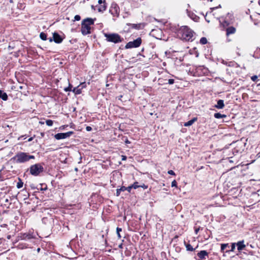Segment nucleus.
<instances>
[{"instance_id":"obj_34","label":"nucleus","mask_w":260,"mask_h":260,"mask_svg":"<svg viewBox=\"0 0 260 260\" xmlns=\"http://www.w3.org/2000/svg\"><path fill=\"white\" fill-rule=\"evenodd\" d=\"M11 204V203L10 202L9 199L7 198L5 199V205H10Z\"/></svg>"},{"instance_id":"obj_41","label":"nucleus","mask_w":260,"mask_h":260,"mask_svg":"<svg viewBox=\"0 0 260 260\" xmlns=\"http://www.w3.org/2000/svg\"><path fill=\"white\" fill-rule=\"evenodd\" d=\"M257 78V77L256 76H253L251 78V80L253 81H255Z\"/></svg>"},{"instance_id":"obj_37","label":"nucleus","mask_w":260,"mask_h":260,"mask_svg":"<svg viewBox=\"0 0 260 260\" xmlns=\"http://www.w3.org/2000/svg\"><path fill=\"white\" fill-rule=\"evenodd\" d=\"M174 83V80L173 79H170L168 80V83L169 84H173Z\"/></svg>"},{"instance_id":"obj_57","label":"nucleus","mask_w":260,"mask_h":260,"mask_svg":"<svg viewBox=\"0 0 260 260\" xmlns=\"http://www.w3.org/2000/svg\"><path fill=\"white\" fill-rule=\"evenodd\" d=\"M9 1H10V3H11L13 2V0H10Z\"/></svg>"},{"instance_id":"obj_19","label":"nucleus","mask_w":260,"mask_h":260,"mask_svg":"<svg viewBox=\"0 0 260 260\" xmlns=\"http://www.w3.org/2000/svg\"><path fill=\"white\" fill-rule=\"evenodd\" d=\"M215 118L217 119L222 118L226 117V115L224 114H221L220 113H215L214 115Z\"/></svg>"},{"instance_id":"obj_18","label":"nucleus","mask_w":260,"mask_h":260,"mask_svg":"<svg viewBox=\"0 0 260 260\" xmlns=\"http://www.w3.org/2000/svg\"><path fill=\"white\" fill-rule=\"evenodd\" d=\"M197 118L194 117L191 119L190 120H189L188 121L184 123V125L185 126H189L191 125L196 121H197Z\"/></svg>"},{"instance_id":"obj_26","label":"nucleus","mask_w":260,"mask_h":260,"mask_svg":"<svg viewBox=\"0 0 260 260\" xmlns=\"http://www.w3.org/2000/svg\"><path fill=\"white\" fill-rule=\"evenodd\" d=\"M200 42L201 44L205 45L207 43V40L205 37H202L200 39Z\"/></svg>"},{"instance_id":"obj_47","label":"nucleus","mask_w":260,"mask_h":260,"mask_svg":"<svg viewBox=\"0 0 260 260\" xmlns=\"http://www.w3.org/2000/svg\"><path fill=\"white\" fill-rule=\"evenodd\" d=\"M122 160H125L126 159V156L122 155Z\"/></svg>"},{"instance_id":"obj_24","label":"nucleus","mask_w":260,"mask_h":260,"mask_svg":"<svg viewBox=\"0 0 260 260\" xmlns=\"http://www.w3.org/2000/svg\"><path fill=\"white\" fill-rule=\"evenodd\" d=\"M40 38L43 41H46L47 39V35L43 32L40 33Z\"/></svg>"},{"instance_id":"obj_49","label":"nucleus","mask_w":260,"mask_h":260,"mask_svg":"<svg viewBox=\"0 0 260 260\" xmlns=\"http://www.w3.org/2000/svg\"><path fill=\"white\" fill-rule=\"evenodd\" d=\"M13 49V47H11L10 45H9V46H8V49H9V50H12V49Z\"/></svg>"},{"instance_id":"obj_2","label":"nucleus","mask_w":260,"mask_h":260,"mask_svg":"<svg viewBox=\"0 0 260 260\" xmlns=\"http://www.w3.org/2000/svg\"><path fill=\"white\" fill-rule=\"evenodd\" d=\"M35 158L34 155H29L25 152H19L12 159L16 160L17 163H24L29 161L30 159H35Z\"/></svg>"},{"instance_id":"obj_51","label":"nucleus","mask_w":260,"mask_h":260,"mask_svg":"<svg viewBox=\"0 0 260 260\" xmlns=\"http://www.w3.org/2000/svg\"><path fill=\"white\" fill-rule=\"evenodd\" d=\"M85 84V82H84V83H81V84H80V85H81V86H82V88H83V87L85 86H84Z\"/></svg>"},{"instance_id":"obj_40","label":"nucleus","mask_w":260,"mask_h":260,"mask_svg":"<svg viewBox=\"0 0 260 260\" xmlns=\"http://www.w3.org/2000/svg\"><path fill=\"white\" fill-rule=\"evenodd\" d=\"M86 130L87 131V132H90L92 130V128L91 127L89 126H87L86 127Z\"/></svg>"},{"instance_id":"obj_32","label":"nucleus","mask_w":260,"mask_h":260,"mask_svg":"<svg viewBox=\"0 0 260 260\" xmlns=\"http://www.w3.org/2000/svg\"><path fill=\"white\" fill-rule=\"evenodd\" d=\"M72 86L70 84H69V86L66 88H64V91L67 92V91H71L72 90Z\"/></svg>"},{"instance_id":"obj_42","label":"nucleus","mask_w":260,"mask_h":260,"mask_svg":"<svg viewBox=\"0 0 260 260\" xmlns=\"http://www.w3.org/2000/svg\"><path fill=\"white\" fill-rule=\"evenodd\" d=\"M139 187H142L144 189H146L148 187V186L147 185H145L144 184H143L142 185H140Z\"/></svg>"},{"instance_id":"obj_10","label":"nucleus","mask_w":260,"mask_h":260,"mask_svg":"<svg viewBox=\"0 0 260 260\" xmlns=\"http://www.w3.org/2000/svg\"><path fill=\"white\" fill-rule=\"evenodd\" d=\"M21 238L22 240H28L34 239L35 237L31 233H24L21 236Z\"/></svg>"},{"instance_id":"obj_15","label":"nucleus","mask_w":260,"mask_h":260,"mask_svg":"<svg viewBox=\"0 0 260 260\" xmlns=\"http://www.w3.org/2000/svg\"><path fill=\"white\" fill-rule=\"evenodd\" d=\"M129 26L132 27V28L135 29H143L144 27L145 24L142 23L139 24H128Z\"/></svg>"},{"instance_id":"obj_36","label":"nucleus","mask_w":260,"mask_h":260,"mask_svg":"<svg viewBox=\"0 0 260 260\" xmlns=\"http://www.w3.org/2000/svg\"><path fill=\"white\" fill-rule=\"evenodd\" d=\"M177 182L175 180H173L172 182V183H171V186L172 187H177Z\"/></svg>"},{"instance_id":"obj_29","label":"nucleus","mask_w":260,"mask_h":260,"mask_svg":"<svg viewBox=\"0 0 260 260\" xmlns=\"http://www.w3.org/2000/svg\"><path fill=\"white\" fill-rule=\"evenodd\" d=\"M186 248L188 251H193L194 250V249L190 244H186Z\"/></svg>"},{"instance_id":"obj_11","label":"nucleus","mask_w":260,"mask_h":260,"mask_svg":"<svg viewBox=\"0 0 260 260\" xmlns=\"http://www.w3.org/2000/svg\"><path fill=\"white\" fill-rule=\"evenodd\" d=\"M226 36L234 34L236 32V29L234 26H229L225 28Z\"/></svg>"},{"instance_id":"obj_8","label":"nucleus","mask_w":260,"mask_h":260,"mask_svg":"<svg viewBox=\"0 0 260 260\" xmlns=\"http://www.w3.org/2000/svg\"><path fill=\"white\" fill-rule=\"evenodd\" d=\"M109 11L114 17H118L119 14V8L117 5H112Z\"/></svg>"},{"instance_id":"obj_50","label":"nucleus","mask_w":260,"mask_h":260,"mask_svg":"<svg viewBox=\"0 0 260 260\" xmlns=\"http://www.w3.org/2000/svg\"><path fill=\"white\" fill-rule=\"evenodd\" d=\"M227 17H229L230 18L231 17H233V15L230 13H228Z\"/></svg>"},{"instance_id":"obj_45","label":"nucleus","mask_w":260,"mask_h":260,"mask_svg":"<svg viewBox=\"0 0 260 260\" xmlns=\"http://www.w3.org/2000/svg\"><path fill=\"white\" fill-rule=\"evenodd\" d=\"M218 8H221V6L220 5H219L218 7H214V8H211V10H215Z\"/></svg>"},{"instance_id":"obj_56","label":"nucleus","mask_w":260,"mask_h":260,"mask_svg":"<svg viewBox=\"0 0 260 260\" xmlns=\"http://www.w3.org/2000/svg\"><path fill=\"white\" fill-rule=\"evenodd\" d=\"M40 250H41V249H40V248H38L37 249V252H40Z\"/></svg>"},{"instance_id":"obj_33","label":"nucleus","mask_w":260,"mask_h":260,"mask_svg":"<svg viewBox=\"0 0 260 260\" xmlns=\"http://www.w3.org/2000/svg\"><path fill=\"white\" fill-rule=\"evenodd\" d=\"M139 186L138 185V182H135L133 185H132V186H133V188H134V189H137L138 188V187H139Z\"/></svg>"},{"instance_id":"obj_3","label":"nucleus","mask_w":260,"mask_h":260,"mask_svg":"<svg viewBox=\"0 0 260 260\" xmlns=\"http://www.w3.org/2000/svg\"><path fill=\"white\" fill-rule=\"evenodd\" d=\"M94 24V19L90 18L84 19L81 23V31L83 35H86L90 33V25Z\"/></svg>"},{"instance_id":"obj_21","label":"nucleus","mask_w":260,"mask_h":260,"mask_svg":"<svg viewBox=\"0 0 260 260\" xmlns=\"http://www.w3.org/2000/svg\"><path fill=\"white\" fill-rule=\"evenodd\" d=\"M82 88H79V86L77 87L74 88V89L72 90V91L75 94H79L81 93Z\"/></svg>"},{"instance_id":"obj_53","label":"nucleus","mask_w":260,"mask_h":260,"mask_svg":"<svg viewBox=\"0 0 260 260\" xmlns=\"http://www.w3.org/2000/svg\"><path fill=\"white\" fill-rule=\"evenodd\" d=\"M199 231V229H197L195 230V233L196 234H197Z\"/></svg>"},{"instance_id":"obj_31","label":"nucleus","mask_w":260,"mask_h":260,"mask_svg":"<svg viewBox=\"0 0 260 260\" xmlns=\"http://www.w3.org/2000/svg\"><path fill=\"white\" fill-rule=\"evenodd\" d=\"M236 245V243H232L231 249L230 250L226 251V252H229L230 251H234V250L235 249Z\"/></svg>"},{"instance_id":"obj_20","label":"nucleus","mask_w":260,"mask_h":260,"mask_svg":"<svg viewBox=\"0 0 260 260\" xmlns=\"http://www.w3.org/2000/svg\"><path fill=\"white\" fill-rule=\"evenodd\" d=\"M188 16L191 19L193 20L194 21H198L199 19V17L196 15L195 14H194L193 13H189Z\"/></svg>"},{"instance_id":"obj_22","label":"nucleus","mask_w":260,"mask_h":260,"mask_svg":"<svg viewBox=\"0 0 260 260\" xmlns=\"http://www.w3.org/2000/svg\"><path fill=\"white\" fill-rule=\"evenodd\" d=\"M126 190V187L122 186L120 188L117 189L116 190V196H119L121 191Z\"/></svg>"},{"instance_id":"obj_1","label":"nucleus","mask_w":260,"mask_h":260,"mask_svg":"<svg viewBox=\"0 0 260 260\" xmlns=\"http://www.w3.org/2000/svg\"><path fill=\"white\" fill-rule=\"evenodd\" d=\"M193 31L187 26H182L178 31V36L182 40L186 41L192 40Z\"/></svg>"},{"instance_id":"obj_38","label":"nucleus","mask_w":260,"mask_h":260,"mask_svg":"<svg viewBox=\"0 0 260 260\" xmlns=\"http://www.w3.org/2000/svg\"><path fill=\"white\" fill-rule=\"evenodd\" d=\"M132 188V185L129 186L127 187H126V190H127L128 192H130Z\"/></svg>"},{"instance_id":"obj_5","label":"nucleus","mask_w":260,"mask_h":260,"mask_svg":"<svg viewBox=\"0 0 260 260\" xmlns=\"http://www.w3.org/2000/svg\"><path fill=\"white\" fill-rule=\"evenodd\" d=\"M29 171L32 175L37 176L44 171V168L41 164H36L30 166Z\"/></svg>"},{"instance_id":"obj_7","label":"nucleus","mask_w":260,"mask_h":260,"mask_svg":"<svg viewBox=\"0 0 260 260\" xmlns=\"http://www.w3.org/2000/svg\"><path fill=\"white\" fill-rule=\"evenodd\" d=\"M73 134L74 132L72 131H70L64 133H57L55 135L54 138L56 140L64 139L70 137Z\"/></svg>"},{"instance_id":"obj_4","label":"nucleus","mask_w":260,"mask_h":260,"mask_svg":"<svg viewBox=\"0 0 260 260\" xmlns=\"http://www.w3.org/2000/svg\"><path fill=\"white\" fill-rule=\"evenodd\" d=\"M105 37L106 38L107 41L114 43L121 42L123 39L118 34H105Z\"/></svg>"},{"instance_id":"obj_44","label":"nucleus","mask_w":260,"mask_h":260,"mask_svg":"<svg viewBox=\"0 0 260 260\" xmlns=\"http://www.w3.org/2000/svg\"><path fill=\"white\" fill-rule=\"evenodd\" d=\"M25 192L27 194L24 195V197H25L24 198V200L27 199L28 197V194L27 193V192L25 191Z\"/></svg>"},{"instance_id":"obj_48","label":"nucleus","mask_w":260,"mask_h":260,"mask_svg":"<svg viewBox=\"0 0 260 260\" xmlns=\"http://www.w3.org/2000/svg\"><path fill=\"white\" fill-rule=\"evenodd\" d=\"M125 144H129L131 142L129 141H128V139H126V140L125 141Z\"/></svg>"},{"instance_id":"obj_55","label":"nucleus","mask_w":260,"mask_h":260,"mask_svg":"<svg viewBox=\"0 0 260 260\" xmlns=\"http://www.w3.org/2000/svg\"><path fill=\"white\" fill-rule=\"evenodd\" d=\"M119 247L120 248H122V243L119 245Z\"/></svg>"},{"instance_id":"obj_9","label":"nucleus","mask_w":260,"mask_h":260,"mask_svg":"<svg viewBox=\"0 0 260 260\" xmlns=\"http://www.w3.org/2000/svg\"><path fill=\"white\" fill-rule=\"evenodd\" d=\"M53 41L57 44L61 43L63 41L62 37L57 32H54L53 34Z\"/></svg>"},{"instance_id":"obj_43","label":"nucleus","mask_w":260,"mask_h":260,"mask_svg":"<svg viewBox=\"0 0 260 260\" xmlns=\"http://www.w3.org/2000/svg\"><path fill=\"white\" fill-rule=\"evenodd\" d=\"M45 185V187H41L40 188L41 190H46L47 189V186L46 185Z\"/></svg>"},{"instance_id":"obj_14","label":"nucleus","mask_w":260,"mask_h":260,"mask_svg":"<svg viewBox=\"0 0 260 260\" xmlns=\"http://www.w3.org/2000/svg\"><path fill=\"white\" fill-rule=\"evenodd\" d=\"M220 25L224 28H226L228 27L229 26V25L231 24V22H229L228 20L227 17L225 18V19L222 20H220Z\"/></svg>"},{"instance_id":"obj_30","label":"nucleus","mask_w":260,"mask_h":260,"mask_svg":"<svg viewBox=\"0 0 260 260\" xmlns=\"http://www.w3.org/2000/svg\"><path fill=\"white\" fill-rule=\"evenodd\" d=\"M46 123L48 126H51L53 125V122L52 120L48 119L46 120Z\"/></svg>"},{"instance_id":"obj_6","label":"nucleus","mask_w":260,"mask_h":260,"mask_svg":"<svg viewBox=\"0 0 260 260\" xmlns=\"http://www.w3.org/2000/svg\"><path fill=\"white\" fill-rule=\"evenodd\" d=\"M142 43V40L140 38H138L137 39L133 41H131L127 43L125 48L126 49L132 48H137L140 46Z\"/></svg>"},{"instance_id":"obj_12","label":"nucleus","mask_w":260,"mask_h":260,"mask_svg":"<svg viewBox=\"0 0 260 260\" xmlns=\"http://www.w3.org/2000/svg\"><path fill=\"white\" fill-rule=\"evenodd\" d=\"M198 256L201 259H205L208 255V253L206 250H201L197 254Z\"/></svg>"},{"instance_id":"obj_52","label":"nucleus","mask_w":260,"mask_h":260,"mask_svg":"<svg viewBox=\"0 0 260 260\" xmlns=\"http://www.w3.org/2000/svg\"><path fill=\"white\" fill-rule=\"evenodd\" d=\"M98 3L99 4L101 5L103 3L102 0H99Z\"/></svg>"},{"instance_id":"obj_25","label":"nucleus","mask_w":260,"mask_h":260,"mask_svg":"<svg viewBox=\"0 0 260 260\" xmlns=\"http://www.w3.org/2000/svg\"><path fill=\"white\" fill-rule=\"evenodd\" d=\"M23 182L22 181L21 179L19 178V181L17 183V187L18 188H20L23 186Z\"/></svg>"},{"instance_id":"obj_16","label":"nucleus","mask_w":260,"mask_h":260,"mask_svg":"<svg viewBox=\"0 0 260 260\" xmlns=\"http://www.w3.org/2000/svg\"><path fill=\"white\" fill-rule=\"evenodd\" d=\"M215 108L218 109H222L224 107V101L222 100H219L217 102V104L215 105L214 106Z\"/></svg>"},{"instance_id":"obj_54","label":"nucleus","mask_w":260,"mask_h":260,"mask_svg":"<svg viewBox=\"0 0 260 260\" xmlns=\"http://www.w3.org/2000/svg\"><path fill=\"white\" fill-rule=\"evenodd\" d=\"M32 139H33V138L32 137H31V138H29V139L28 140V141L30 142V141H32Z\"/></svg>"},{"instance_id":"obj_28","label":"nucleus","mask_w":260,"mask_h":260,"mask_svg":"<svg viewBox=\"0 0 260 260\" xmlns=\"http://www.w3.org/2000/svg\"><path fill=\"white\" fill-rule=\"evenodd\" d=\"M229 246V244H222L221 245V251L224 252V249Z\"/></svg>"},{"instance_id":"obj_46","label":"nucleus","mask_w":260,"mask_h":260,"mask_svg":"<svg viewBox=\"0 0 260 260\" xmlns=\"http://www.w3.org/2000/svg\"><path fill=\"white\" fill-rule=\"evenodd\" d=\"M48 40L50 42H52L53 41V37L52 38H49Z\"/></svg>"},{"instance_id":"obj_58","label":"nucleus","mask_w":260,"mask_h":260,"mask_svg":"<svg viewBox=\"0 0 260 260\" xmlns=\"http://www.w3.org/2000/svg\"><path fill=\"white\" fill-rule=\"evenodd\" d=\"M19 88H20V89H22V86H20V87H19Z\"/></svg>"},{"instance_id":"obj_35","label":"nucleus","mask_w":260,"mask_h":260,"mask_svg":"<svg viewBox=\"0 0 260 260\" xmlns=\"http://www.w3.org/2000/svg\"><path fill=\"white\" fill-rule=\"evenodd\" d=\"M81 19V17L80 15H76L75 17H74V21H79Z\"/></svg>"},{"instance_id":"obj_39","label":"nucleus","mask_w":260,"mask_h":260,"mask_svg":"<svg viewBox=\"0 0 260 260\" xmlns=\"http://www.w3.org/2000/svg\"><path fill=\"white\" fill-rule=\"evenodd\" d=\"M168 173L169 174L171 175H175L174 172L173 170H169Z\"/></svg>"},{"instance_id":"obj_13","label":"nucleus","mask_w":260,"mask_h":260,"mask_svg":"<svg viewBox=\"0 0 260 260\" xmlns=\"http://www.w3.org/2000/svg\"><path fill=\"white\" fill-rule=\"evenodd\" d=\"M236 245L237 246V249H238L239 251H242L246 247V245L244 244V240H242V241H240L236 243Z\"/></svg>"},{"instance_id":"obj_27","label":"nucleus","mask_w":260,"mask_h":260,"mask_svg":"<svg viewBox=\"0 0 260 260\" xmlns=\"http://www.w3.org/2000/svg\"><path fill=\"white\" fill-rule=\"evenodd\" d=\"M122 231V229L117 227L116 229V233L118 236V239H120L121 238V236L120 234V232Z\"/></svg>"},{"instance_id":"obj_23","label":"nucleus","mask_w":260,"mask_h":260,"mask_svg":"<svg viewBox=\"0 0 260 260\" xmlns=\"http://www.w3.org/2000/svg\"><path fill=\"white\" fill-rule=\"evenodd\" d=\"M106 6L105 4L103 5H101L98 8V11L99 12H103L106 10Z\"/></svg>"},{"instance_id":"obj_17","label":"nucleus","mask_w":260,"mask_h":260,"mask_svg":"<svg viewBox=\"0 0 260 260\" xmlns=\"http://www.w3.org/2000/svg\"><path fill=\"white\" fill-rule=\"evenodd\" d=\"M0 99L5 101L8 99L7 94L2 90H0Z\"/></svg>"}]
</instances>
